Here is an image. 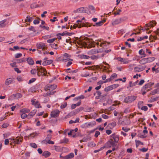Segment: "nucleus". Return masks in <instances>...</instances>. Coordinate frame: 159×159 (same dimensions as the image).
I'll list each match as a JSON object with an SVG mask.
<instances>
[{"instance_id": "f257e3e1", "label": "nucleus", "mask_w": 159, "mask_h": 159, "mask_svg": "<svg viewBox=\"0 0 159 159\" xmlns=\"http://www.w3.org/2000/svg\"><path fill=\"white\" fill-rule=\"evenodd\" d=\"M87 38H85V40H87L86 42H77V43L82 46L84 47L85 48L87 47L88 48L91 47H95L94 43H93L91 41H90L89 39L88 40Z\"/></svg>"}, {"instance_id": "f03ea898", "label": "nucleus", "mask_w": 159, "mask_h": 159, "mask_svg": "<svg viewBox=\"0 0 159 159\" xmlns=\"http://www.w3.org/2000/svg\"><path fill=\"white\" fill-rule=\"evenodd\" d=\"M116 145L114 141H113L112 139H110L106 143L105 146L101 148L100 150H102V148H110L111 147L116 146Z\"/></svg>"}, {"instance_id": "7ed1b4c3", "label": "nucleus", "mask_w": 159, "mask_h": 159, "mask_svg": "<svg viewBox=\"0 0 159 159\" xmlns=\"http://www.w3.org/2000/svg\"><path fill=\"white\" fill-rule=\"evenodd\" d=\"M137 96H131L126 97L125 99V102L129 103L131 102L134 101L137 98Z\"/></svg>"}, {"instance_id": "20e7f679", "label": "nucleus", "mask_w": 159, "mask_h": 159, "mask_svg": "<svg viewBox=\"0 0 159 159\" xmlns=\"http://www.w3.org/2000/svg\"><path fill=\"white\" fill-rule=\"evenodd\" d=\"M156 22L155 21H152L150 22L149 23L146 24L144 27L145 28L146 30H149V27H153L154 25H156Z\"/></svg>"}, {"instance_id": "39448f33", "label": "nucleus", "mask_w": 159, "mask_h": 159, "mask_svg": "<svg viewBox=\"0 0 159 159\" xmlns=\"http://www.w3.org/2000/svg\"><path fill=\"white\" fill-rule=\"evenodd\" d=\"M36 46L38 49H42L43 50H45L47 48L45 43H37Z\"/></svg>"}, {"instance_id": "423d86ee", "label": "nucleus", "mask_w": 159, "mask_h": 159, "mask_svg": "<svg viewBox=\"0 0 159 159\" xmlns=\"http://www.w3.org/2000/svg\"><path fill=\"white\" fill-rule=\"evenodd\" d=\"M57 85L55 84L51 85L49 86H47L45 88V90L47 91L49 90V92H52L51 91L55 89L57 87Z\"/></svg>"}, {"instance_id": "0eeeda50", "label": "nucleus", "mask_w": 159, "mask_h": 159, "mask_svg": "<svg viewBox=\"0 0 159 159\" xmlns=\"http://www.w3.org/2000/svg\"><path fill=\"white\" fill-rule=\"evenodd\" d=\"M14 81V79L12 78H10L7 79L5 82V84L6 85H8L13 83Z\"/></svg>"}, {"instance_id": "6e6552de", "label": "nucleus", "mask_w": 159, "mask_h": 159, "mask_svg": "<svg viewBox=\"0 0 159 159\" xmlns=\"http://www.w3.org/2000/svg\"><path fill=\"white\" fill-rule=\"evenodd\" d=\"M22 138L20 137H17L15 139H13L12 142L15 143L19 144L22 142Z\"/></svg>"}, {"instance_id": "1a4fd4ad", "label": "nucleus", "mask_w": 159, "mask_h": 159, "mask_svg": "<svg viewBox=\"0 0 159 159\" xmlns=\"http://www.w3.org/2000/svg\"><path fill=\"white\" fill-rule=\"evenodd\" d=\"M59 111L57 110H55L51 112V116L52 117H56L59 115Z\"/></svg>"}, {"instance_id": "9d476101", "label": "nucleus", "mask_w": 159, "mask_h": 159, "mask_svg": "<svg viewBox=\"0 0 159 159\" xmlns=\"http://www.w3.org/2000/svg\"><path fill=\"white\" fill-rule=\"evenodd\" d=\"M110 139L114 141L115 143L117 142L119 140V138L117 135L113 134L111 136Z\"/></svg>"}, {"instance_id": "9b49d317", "label": "nucleus", "mask_w": 159, "mask_h": 159, "mask_svg": "<svg viewBox=\"0 0 159 159\" xmlns=\"http://www.w3.org/2000/svg\"><path fill=\"white\" fill-rule=\"evenodd\" d=\"M37 70L38 71L40 72L41 74H42V75H46L47 71L44 68H42V67L40 68H37Z\"/></svg>"}, {"instance_id": "f8f14e48", "label": "nucleus", "mask_w": 159, "mask_h": 159, "mask_svg": "<svg viewBox=\"0 0 159 159\" xmlns=\"http://www.w3.org/2000/svg\"><path fill=\"white\" fill-rule=\"evenodd\" d=\"M116 87V85H112L110 86H108V87L105 88V91L108 92L110 90H112L114 88H115Z\"/></svg>"}, {"instance_id": "ddd939ff", "label": "nucleus", "mask_w": 159, "mask_h": 159, "mask_svg": "<svg viewBox=\"0 0 159 159\" xmlns=\"http://www.w3.org/2000/svg\"><path fill=\"white\" fill-rule=\"evenodd\" d=\"M53 60H51L44 61L43 62L42 64L43 66H46L50 64L53 62Z\"/></svg>"}, {"instance_id": "4468645a", "label": "nucleus", "mask_w": 159, "mask_h": 159, "mask_svg": "<svg viewBox=\"0 0 159 159\" xmlns=\"http://www.w3.org/2000/svg\"><path fill=\"white\" fill-rule=\"evenodd\" d=\"M36 112V110H34L30 112L28 115V118L29 119L32 117L35 114Z\"/></svg>"}, {"instance_id": "2eb2a0df", "label": "nucleus", "mask_w": 159, "mask_h": 159, "mask_svg": "<svg viewBox=\"0 0 159 159\" xmlns=\"http://www.w3.org/2000/svg\"><path fill=\"white\" fill-rule=\"evenodd\" d=\"M144 69L145 67H135L134 68V70L135 72H139L143 70Z\"/></svg>"}, {"instance_id": "dca6fc26", "label": "nucleus", "mask_w": 159, "mask_h": 159, "mask_svg": "<svg viewBox=\"0 0 159 159\" xmlns=\"http://www.w3.org/2000/svg\"><path fill=\"white\" fill-rule=\"evenodd\" d=\"M31 102L32 103V104L34 105L36 107L38 108L41 107V106H40V104L38 102H35L34 100H32Z\"/></svg>"}, {"instance_id": "f3484780", "label": "nucleus", "mask_w": 159, "mask_h": 159, "mask_svg": "<svg viewBox=\"0 0 159 159\" xmlns=\"http://www.w3.org/2000/svg\"><path fill=\"white\" fill-rule=\"evenodd\" d=\"M101 92L99 91H98L96 92V93H94V95L96 96V98L97 99H98L101 96Z\"/></svg>"}, {"instance_id": "a211bd4d", "label": "nucleus", "mask_w": 159, "mask_h": 159, "mask_svg": "<svg viewBox=\"0 0 159 159\" xmlns=\"http://www.w3.org/2000/svg\"><path fill=\"white\" fill-rule=\"evenodd\" d=\"M84 10V8L80 7L74 11L73 12L74 13H81Z\"/></svg>"}, {"instance_id": "6ab92c4d", "label": "nucleus", "mask_w": 159, "mask_h": 159, "mask_svg": "<svg viewBox=\"0 0 159 159\" xmlns=\"http://www.w3.org/2000/svg\"><path fill=\"white\" fill-rule=\"evenodd\" d=\"M51 155V153L48 151H45L43 152L42 155L44 156L45 157H47Z\"/></svg>"}, {"instance_id": "aec40b11", "label": "nucleus", "mask_w": 159, "mask_h": 159, "mask_svg": "<svg viewBox=\"0 0 159 159\" xmlns=\"http://www.w3.org/2000/svg\"><path fill=\"white\" fill-rule=\"evenodd\" d=\"M121 19L120 18L119 19H116L112 23V24L113 25L119 24L121 23Z\"/></svg>"}, {"instance_id": "412c9836", "label": "nucleus", "mask_w": 159, "mask_h": 159, "mask_svg": "<svg viewBox=\"0 0 159 159\" xmlns=\"http://www.w3.org/2000/svg\"><path fill=\"white\" fill-rule=\"evenodd\" d=\"M79 57L81 59H87L89 58V56L83 54L79 55Z\"/></svg>"}, {"instance_id": "4be33fe9", "label": "nucleus", "mask_w": 159, "mask_h": 159, "mask_svg": "<svg viewBox=\"0 0 159 159\" xmlns=\"http://www.w3.org/2000/svg\"><path fill=\"white\" fill-rule=\"evenodd\" d=\"M74 157V154L73 153H71L69 154L66 156L65 157V159H69L73 157Z\"/></svg>"}, {"instance_id": "5701e85b", "label": "nucleus", "mask_w": 159, "mask_h": 159, "mask_svg": "<svg viewBox=\"0 0 159 159\" xmlns=\"http://www.w3.org/2000/svg\"><path fill=\"white\" fill-rule=\"evenodd\" d=\"M117 59L119 61L123 62L124 64H125L128 63V61L126 59H125L121 57L118 58Z\"/></svg>"}, {"instance_id": "b1692460", "label": "nucleus", "mask_w": 159, "mask_h": 159, "mask_svg": "<svg viewBox=\"0 0 159 159\" xmlns=\"http://www.w3.org/2000/svg\"><path fill=\"white\" fill-rule=\"evenodd\" d=\"M105 21V20H103L99 22L96 23L95 25H93V26H98L102 25V24Z\"/></svg>"}, {"instance_id": "393cba45", "label": "nucleus", "mask_w": 159, "mask_h": 159, "mask_svg": "<svg viewBox=\"0 0 159 159\" xmlns=\"http://www.w3.org/2000/svg\"><path fill=\"white\" fill-rule=\"evenodd\" d=\"M28 63L30 65H32L34 64V61L33 59L30 58H28L27 59Z\"/></svg>"}, {"instance_id": "a878e982", "label": "nucleus", "mask_w": 159, "mask_h": 159, "mask_svg": "<svg viewBox=\"0 0 159 159\" xmlns=\"http://www.w3.org/2000/svg\"><path fill=\"white\" fill-rule=\"evenodd\" d=\"M7 20H4L0 21V27H3L5 26L6 24L5 23L6 22Z\"/></svg>"}, {"instance_id": "bb28decb", "label": "nucleus", "mask_w": 159, "mask_h": 159, "mask_svg": "<svg viewBox=\"0 0 159 159\" xmlns=\"http://www.w3.org/2000/svg\"><path fill=\"white\" fill-rule=\"evenodd\" d=\"M80 104H81V102L80 101L79 102H78L76 104H72L71 105V109H75L76 106H80Z\"/></svg>"}, {"instance_id": "cd10ccee", "label": "nucleus", "mask_w": 159, "mask_h": 159, "mask_svg": "<svg viewBox=\"0 0 159 159\" xmlns=\"http://www.w3.org/2000/svg\"><path fill=\"white\" fill-rule=\"evenodd\" d=\"M156 86L157 87V89L154 90L152 92L151 94H152V95H154L155 93H157L159 89L158 87L159 86V84L157 83L156 85Z\"/></svg>"}, {"instance_id": "c85d7f7f", "label": "nucleus", "mask_w": 159, "mask_h": 159, "mask_svg": "<svg viewBox=\"0 0 159 159\" xmlns=\"http://www.w3.org/2000/svg\"><path fill=\"white\" fill-rule=\"evenodd\" d=\"M146 58H144L142 59L139 61V63L141 64H143L148 63V61Z\"/></svg>"}, {"instance_id": "c756f323", "label": "nucleus", "mask_w": 159, "mask_h": 159, "mask_svg": "<svg viewBox=\"0 0 159 159\" xmlns=\"http://www.w3.org/2000/svg\"><path fill=\"white\" fill-rule=\"evenodd\" d=\"M12 96H14V98H21L22 96V95L20 93H18L16 94H13L11 97Z\"/></svg>"}, {"instance_id": "7c9ffc66", "label": "nucleus", "mask_w": 159, "mask_h": 159, "mask_svg": "<svg viewBox=\"0 0 159 159\" xmlns=\"http://www.w3.org/2000/svg\"><path fill=\"white\" fill-rule=\"evenodd\" d=\"M20 112L25 113H28L30 112V110L28 109L24 108L20 110Z\"/></svg>"}, {"instance_id": "2f4dec72", "label": "nucleus", "mask_w": 159, "mask_h": 159, "mask_svg": "<svg viewBox=\"0 0 159 159\" xmlns=\"http://www.w3.org/2000/svg\"><path fill=\"white\" fill-rule=\"evenodd\" d=\"M26 18L27 19L25 20V22H30L33 19V18L32 17H30L29 16H28Z\"/></svg>"}, {"instance_id": "473e14b6", "label": "nucleus", "mask_w": 159, "mask_h": 159, "mask_svg": "<svg viewBox=\"0 0 159 159\" xmlns=\"http://www.w3.org/2000/svg\"><path fill=\"white\" fill-rule=\"evenodd\" d=\"M138 82V80L137 81H136L134 83H132V82L131 81H130L129 82V87H132L134 86H135L136 85V84H137Z\"/></svg>"}, {"instance_id": "72a5a7b5", "label": "nucleus", "mask_w": 159, "mask_h": 159, "mask_svg": "<svg viewBox=\"0 0 159 159\" xmlns=\"http://www.w3.org/2000/svg\"><path fill=\"white\" fill-rule=\"evenodd\" d=\"M50 45L52 48L55 49H56L57 48L58 45L57 44H55L54 43L51 44Z\"/></svg>"}, {"instance_id": "f704fd0d", "label": "nucleus", "mask_w": 159, "mask_h": 159, "mask_svg": "<svg viewBox=\"0 0 159 159\" xmlns=\"http://www.w3.org/2000/svg\"><path fill=\"white\" fill-rule=\"evenodd\" d=\"M146 58L147 60L148 63L152 62L155 60V58L153 57L147 58Z\"/></svg>"}, {"instance_id": "c9c22d12", "label": "nucleus", "mask_w": 159, "mask_h": 159, "mask_svg": "<svg viewBox=\"0 0 159 159\" xmlns=\"http://www.w3.org/2000/svg\"><path fill=\"white\" fill-rule=\"evenodd\" d=\"M139 53L140 55H143L144 57H145L146 56L143 49L140 50L139 51Z\"/></svg>"}, {"instance_id": "e433bc0d", "label": "nucleus", "mask_w": 159, "mask_h": 159, "mask_svg": "<svg viewBox=\"0 0 159 159\" xmlns=\"http://www.w3.org/2000/svg\"><path fill=\"white\" fill-rule=\"evenodd\" d=\"M55 92V91H53V92H48L46 94H43V96L44 97H45V96H48L49 95L51 94H52V95L53 94H54V93Z\"/></svg>"}, {"instance_id": "4c0bfd02", "label": "nucleus", "mask_w": 159, "mask_h": 159, "mask_svg": "<svg viewBox=\"0 0 159 159\" xmlns=\"http://www.w3.org/2000/svg\"><path fill=\"white\" fill-rule=\"evenodd\" d=\"M38 7L39 6L38 5L34 4H32L30 6V7L32 9H34Z\"/></svg>"}, {"instance_id": "58836bf2", "label": "nucleus", "mask_w": 159, "mask_h": 159, "mask_svg": "<svg viewBox=\"0 0 159 159\" xmlns=\"http://www.w3.org/2000/svg\"><path fill=\"white\" fill-rule=\"evenodd\" d=\"M148 38V37L147 36H145L143 37H140L138 39H137V41H141L142 40L144 39H147Z\"/></svg>"}, {"instance_id": "ea45409f", "label": "nucleus", "mask_w": 159, "mask_h": 159, "mask_svg": "<svg viewBox=\"0 0 159 159\" xmlns=\"http://www.w3.org/2000/svg\"><path fill=\"white\" fill-rule=\"evenodd\" d=\"M55 39V38H53L52 39H48L47 40V42L48 43H52L54 42Z\"/></svg>"}, {"instance_id": "a19ab883", "label": "nucleus", "mask_w": 159, "mask_h": 159, "mask_svg": "<svg viewBox=\"0 0 159 159\" xmlns=\"http://www.w3.org/2000/svg\"><path fill=\"white\" fill-rule=\"evenodd\" d=\"M67 32L65 31L63 32L61 34V33H58L57 34V36H58L59 35H61V36H64V35H67Z\"/></svg>"}, {"instance_id": "79ce46f5", "label": "nucleus", "mask_w": 159, "mask_h": 159, "mask_svg": "<svg viewBox=\"0 0 159 159\" xmlns=\"http://www.w3.org/2000/svg\"><path fill=\"white\" fill-rule=\"evenodd\" d=\"M117 76V74H116V73H114L112 74V75H111V76L110 77V78H111V79L112 80L114 78H116Z\"/></svg>"}, {"instance_id": "37998d69", "label": "nucleus", "mask_w": 159, "mask_h": 159, "mask_svg": "<svg viewBox=\"0 0 159 159\" xmlns=\"http://www.w3.org/2000/svg\"><path fill=\"white\" fill-rule=\"evenodd\" d=\"M67 103L66 102H65L61 105L60 107L61 108L63 109L66 107L67 106Z\"/></svg>"}, {"instance_id": "c03bdc74", "label": "nucleus", "mask_w": 159, "mask_h": 159, "mask_svg": "<svg viewBox=\"0 0 159 159\" xmlns=\"http://www.w3.org/2000/svg\"><path fill=\"white\" fill-rule=\"evenodd\" d=\"M25 61V60L24 58H21L17 60V62L20 63L24 62Z\"/></svg>"}, {"instance_id": "a18cd8bd", "label": "nucleus", "mask_w": 159, "mask_h": 159, "mask_svg": "<svg viewBox=\"0 0 159 159\" xmlns=\"http://www.w3.org/2000/svg\"><path fill=\"white\" fill-rule=\"evenodd\" d=\"M28 116L25 113H22L21 115V117L22 119H25Z\"/></svg>"}, {"instance_id": "49530a36", "label": "nucleus", "mask_w": 159, "mask_h": 159, "mask_svg": "<svg viewBox=\"0 0 159 159\" xmlns=\"http://www.w3.org/2000/svg\"><path fill=\"white\" fill-rule=\"evenodd\" d=\"M37 71H38L37 69V70L35 69H33L31 70V73L32 74H35L37 72Z\"/></svg>"}, {"instance_id": "de8ad7c7", "label": "nucleus", "mask_w": 159, "mask_h": 159, "mask_svg": "<svg viewBox=\"0 0 159 159\" xmlns=\"http://www.w3.org/2000/svg\"><path fill=\"white\" fill-rule=\"evenodd\" d=\"M30 145L31 146V147L34 148H36L37 147V145L35 143H30Z\"/></svg>"}, {"instance_id": "09e8293b", "label": "nucleus", "mask_w": 159, "mask_h": 159, "mask_svg": "<svg viewBox=\"0 0 159 159\" xmlns=\"http://www.w3.org/2000/svg\"><path fill=\"white\" fill-rule=\"evenodd\" d=\"M139 144H141V145H143V143L142 142H141L140 141L138 140L137 141H136V146H138V145Z\"/></svg>"}, {"instance_id": "8fccbe9b", "label": "nucleus", "mask_w": 159, "mask_h": 159, "mask_svg": "<svg viewBox=\"0 0 159 159\" xmlns=\"http://www.w3.org/2000/svg\"><path fill=\"white\" fill-rule=\"evenodd\" d=\"M141 109L142 110L146 111L148 109V107L146 106H143L141 108Z\"/></svg>"}, {"instance_id": "3c124183", "label": "nucleus", "mask_w": 159, "mask_h": 159, "mask_svg": "<svg viewBox=\"0 0 159 159\" xmlns=\"http://www.w3.org/2000/svg\"><path fill=\"white\" fill-rule=\"evenodd\" d=\"M52 138V135L50 134H48L46 138L47 139V140H48L51 139Z\"/></svg>"}, {"instance_id": "603ef678", "label": "nucleus", "mask_w": 159, "mask_h": 159, "mask_svg": "<svg viewBox=\"0 0 159 159\" xmlns=\"http://www.w3.org/2000/svg\"><path fill=\"white\" fill-rule=\"evenodd\" d=\"M40 27L43 28L47 30H48L49 29V27H46L45 26H42L41 25H40Z\"/></svg>"}, {"instance_id": "864d4df0", "label": "nucleus", "mask_w": 159, "mask_h": 159, "mask_svg": "<svg viewBox=\"0 0 159 159\" xmlns=\"http://www.w3.org/2000/svg\"><path fill=\"white\" fill-rule=\"evenodd\" d=\"M36 80V79L35 78H33L31 80H30L29 81V83L31 84V83L35 81Z\"/></svg>"}, {"instance_id": "5fc2aeb1", "label": "nucleus", "mask_w": 159, "mask_h": 159, "mask_svg": "<svg viewBox=\"0 0 159 159\" xmlns=\"http://www.w3.org/2000/svg\"><path fill=\"white\" fill-rule=\"evenodd\" d=\"M100 134V132L98 131H96V133L95 134V137L97 138Z\"/></svg>"}, {"instance_id": "6e6d98bb", "label": "nucleus", "mask_w": 159, "mask_h": 159, "mask_svg": "<svg viewBox=\"0 0 159 159\" xmlns=\"http://www.w3.org/2000/svg\"><path fill=\"white\" fill-rule=\"evenodd\" d=\"M9 124L7 123H5L2 125V127L3 128H6L8 126Z\"/></svg>"}, {"instance_id": "4d7b16f0", "label": "nucleus", "mask_w": 159, "mask_h": 159, "mask_svg": "<svg viewBox=\"0 0 159 159\" xmlns=\"http://www.w3.org/2000/svg\"><path fill=\"white\" fill-rule=\"evenodd\" d=\"M84 26H86V24L84 23H82L80 24H79V25L78 28H80L81 27H84Z\"/></svg>"}, {"instance_id": "13d9d810", "label": "nucleus", "mask_w": 159, "mask_h": 159, "mask_svg": "<svg viewBox=\"0 0 159 159\" xmlns=\"http://www.w3.org/2000/svg\"><path fill=\"white\" fill-rule=\"evenodd\" d=\"M22 56V54L21 53H18L16 55L15 58H18Z\"/></svg>"}, {"instance_id": "bf43d9fd", "label": "nucleus", "mask_w": 159, "mask_h": 159, "mask_svg": "<svg viewBox=\"0 0 159 159\" xmlns=\"http://www.w3.org/2000/svg\"><path fill=\"white\" fill-rule=\"evenodd\" d=\"M102 117L104 119H107L108 118V116L106 115L103 114L102 115Z\"/></svg>"}, {"instance_id": "052dcab7", "label": "nucleus", "mask_w": 159, "mask_h": 159, "mask_svg": "<svg viewBox=\"0 0 159 159\" xmlns=\"http://www.w3.org/2000/svg\"><path fill=\"white\" fill-rule=\"evenodd\" d=\"M42 143L43 144H46L47 143H48V142L47 141V139H45L43 140L42 141Z\"/></svg>"}, {"instance_id": "680f3d73", "label": "nucleus", "mask_w": 159, "mask_h": 159, "mask_svg": "<svg viewBox=\"0 0 159 159\" xmlns=\"http://www.w3.org/2000/svg\"><path fill=\"white\" fill-rule=\"evenodd\" d=\"M138 136L139 137L141 138H145L146 137V136L144 135L141 134H139Z\"/></svg>"}, {"instance_id": "e2e57ef3", "label": "nucleus", "mask_w": 159, "mask_h": 159, "mask_svg": "<svg viewBox=\"0 0 159 159\" xmlns=\"http://www.w3.org/2000/svg\"><path fill=\"white\" fill-rule=\"evenodd\" d=\"M148 150V148H143L140 149V150L141 151H142L143 152H145L147 151Z\"/></svg>"}, {"instance_id": "0e129e2a", "label": "nucleus", "mask_w": 159, "mask_h": 159, "mask_svg": "<svg viewBox=\"0 0 159 159\" xmlns=\"http://www.w3.org/2000/svg\"><path fill=\"white\" fill-rule=\"evenodd\" d=\"M33 23L34 24H37L39 23V21L38 20H35L34 21Z\"/></svg>"}, {"instance_id": "69168bd1", "label": "nucleus", "mask_w": 159, "mask_h": 159, "mask_svg": "<svg viewBox=\"0 0 159 159\" xmlns=\"http://www.w3.org/2000/svg\"><path fill=\"white\" fill-rule=\"evenodd\" d=\"M47 141L48 142V143L52 144H53L54 143V142L53 141H51L50 139L48 140H47Z\"/></svg>"}, {"instance_id": "338daca9", "label": "nucleus", "mask_w": 159, "mask_h": 159, "mask_svg": "<svg viewBox=\"0 0 159 159\" xmlns=\"http://www.w3.org/2000/svg\"><path fill=\"white\" fill-rule=\"evenodd\" d=\"M144 82V80H141L139 83V85H142Z\"/></svg>"}, {"instance_id": "774afa93", "label": "nucleus", "mask_w": 159, "mask_h": 159, "mask_svg": "<svg viewBox=\"0 0 159 159\" xmlns=\"http://www.w3.org/2000/svg\"><path fill=\"white\" fill-rule=\"evenodd\" d=\"M68 142V139H67L65 138L63 140V143H67Z\"/></svg>"}]
</instances>
